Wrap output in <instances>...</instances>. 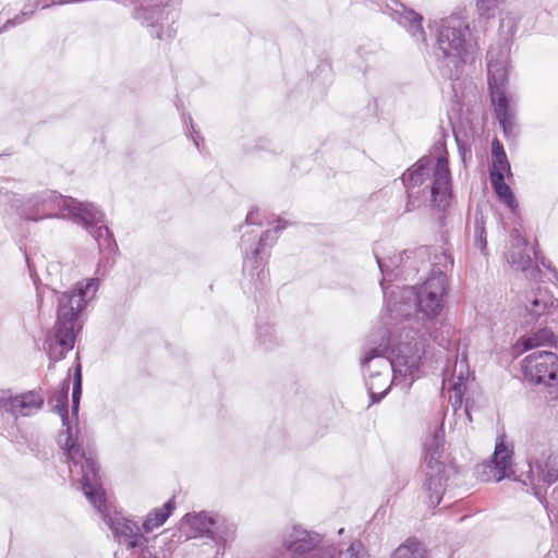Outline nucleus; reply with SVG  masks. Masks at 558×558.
Masks as SVG:
<instances>
[{"instance_id":"39448f33","label":"nucleus","mask_w":558,"mask_h":558,"mask_svg":"<svg viewBox=\"0 0 558 558\" xmlns=\"http://www.w3.org/2000/svg\"><path fill=\"white\" fill-rule=\"evenodd\" d=\"M60 211H68L71 219L84 228H90L102 217L94 204L62 196L54 191H45L27 197L22 205L21 217L25 220L38 221L57 217Z\"/></svg>"},{"instance_id":"423d86ee","label":"nucleus","mask_w":558,"mask_h":558,"mask_svg":"<svg viewBox=\"0 0 558 558\" xmlns=\"http://www.w3.org/2000/svg\"><path fill=\"white\" fill-rule=\"evenodd\" d=\"M401 180L405 190L411 191L430 180V184L423 189V194L428 192L433 206L439 210L444 211L450 205L451 173L447 157H437L434 165L433 156H423L402 174Z\"/></svg>"},{"instance_id":"9b49d317","label":"nucleus","mask_w":558,"mask_h":558,"mask_svg":"<svg viewBox=\"0 0 558 558\" xmlns=\"http://www.w3.org/2000/svg\"><path fill=\"white\" fill-rule=\"evenodd\" d=\"M422 353L417 342L399 343L392 351V357L383 361L384 368L390 369L395 374V379H398V376H410L413 380L420 369Z\"/></svg>"},{"instance_id":"aec40b11","label":"nucleus","mask_w":558,"mask_h":558,"mask_svg":"<svg viewBox=\"0 0 558 558\" xmlns=\"http://www.w3.org/2000/svg\"><path fill=\"white\" fill-rule=\"evenodd\" d=\"M447 477L445 471H427L423 489L426 494L427 505L429 508H436L442 500L446 492Z\"/></svg>"},{"instance_id":"09e8293b","label":"nucleus","mask_w":558,"mask_h":558,"mask_svg":"<svg viewBox=\"0 0 558 558\" xmlns=\"http://www.w3.org/2000/svg\"><path fill=\"white\" fill-rule=\"evenodd\" d=\"M374 254H375V258H376L378 268L385 278L389 274L388 268H387L386 264L380 259L378 254L376 252Z\"/></svg>"},{"instance_id":"f704fd0d","label":"nucleus","mask_w":558,"mask_h":558,"mask_svg":"<svg viewBox=\"0 0 558 558\" xmlns=\"http://www.w3.org/2000/svg\"><path fill=\"white\" fill-rule=\"evenodd\" d=\"M500 32L506 40L512 37L518 28L515 17L508 14L500 19Z\"/></svg>"},{"instance_id":"bb28decb","label":"nucleus","mask_w":558,"mask_h":558,"mask_svg":"<svg viewBox=\"0 0 558 558\" xmlns=\"http://www.w3.org/2000/svg\"><path fill=\"white\" fill-rule=\"evenodd\" d=\"M108 525L116 535L124 539L126 547L129 542L133 541L141 532V527L135 521L123 517L109 518Z\"/></svg>"},{"instance_id":"2f4dec72","label":"nucleus","mask_w":558,"mask_h":558,"mask_svg":"<svg viewBox=\"0 0 558 558\" xmlns=\"http://www.w3.org/2000/svg\"><path fill=\"white\" fill-rule=\"evenodd\" d=\"M234 534V525L225 518L217 515L215 526L210 534V539L217 544L226 545L227 541Z\"/></svg>"},{"instance_id":"864d4df0","label":"nucleus","mask_w":558,"mask_h":558,"mask_svg":"<svg viewBox=\"0 0 558 558\" xmlns=\"http://www.w3.org/2000/svg\"><path fill=\"white\" fill-rule=\"evenodd\" d=\"M117 2L119 3H122L124 5H130V4H134L135 3V0H116Z\"/></svg>"},{"instance_id":"9d476101","label":"nucleus","mask_w":558,"mask_h":558,"mask_svg":"<svg viewBox=\"0 0 558 558\" xmlns=\"http://www.w3.org/2000/svg\"><path fill=\"white\" fill-rule=\"evenodd\" d=\"M322 543V536L316 532H311L301 527L293 530L284 536L282 545L286 550L292 554L291 558H325L318 549ZM272 558H286L283 551L275 554Z\"/></svg>"},{"instance_id":"2eb2a0df","label":"nucleus","mask_w":558,"mask_h":558,"mask_svg":"<svg viewBox=\"0 0 558 558\" xmlns=\"http://www.w3.org/2000/svg\"><path fill=\"white\" fill-rule=\"evenodd\" d=\"M44 397L36 390H31L14 397L3 398L1 409L14 416H28L44 405Z\"/></svg>"},{"instance_id":"1a4fd4ad","label":"nucleus","mask_w":558,"mask_h":558,"mask_svg":"<svg viewBox=\"0 0 558 558\" xmlns=\"http://www.w3.org/2000/svg\"><path fill=\"white\" fill-rule=\"evenodd\" d=\"M513 450L506 444V436L497 437L495 450L489 461L480 464L476 472L484 482H500L505 478L517 481L515 473L511 469Z\"/></svg>"},{"instance_id":"20e7f679","label":"nucleus","mask_w":558,"mask_h":558,"mask_svg":"<svg viewBox=\"0 0 558 558\" xmlns=\"http://www.w3.org/2000/svg\"><path fill=\"white\" fill-rule=\"evenodd\" d=\"M387 310L393 318L407 317L411 314V305L407 301H415L420 313L428 318H435L442 310L447 294L448 282L441 277H427L421 287H396L388 296L384 281L380 282Z\"/></svg>"},{"instance_id":"f8f14e48","label":"nucleus","mask_w":558,"mask_h":558,"mask_svg":"<svg viewBox=\"0 0 558 558\" xmlns=\"http://www.w3.org/2000/svg\"><path fill=\"white\" fill-rule=\"evenodd\" d=\"M168 15V5L162 4L161 1L154 5L141 4L134 13L135 19L150 27V35L158 39H169L174 36L175 31L171 26L168 25L167 29H163L165 23H168L169 20Z\"/></svg>"},{"instance_id":"6e6552de","label":"nucleus","mask_w":558,"mask_h":558,"mask_svg":"<svg viewBox=\"0 0 558 558\" xmlns=\"http://www.w3.org/2000/svg\"><path fill=\"white\" fill-rule=\"evenodd\" d=\"M522 373L530 384L558 387V355L551 351H535L522 361Z\"/></svg>"},{"instance_id":"ea45409f","label":"nucleus","mask_w":558,"mask_h":558,"mask_svg":"<svg viewBox=\"0 0 558 558\" xmlns=\"http://www.w3.org/2000/svg\"><path fill=\"white\" fill-rule=\"evenodd\" d=\"M190 126H186V134L193 140L195 147L201 151V143L204 142V138L201 136L199 132L195 130L192 118H189Z\"/></svg>"},{"instance_id":"7c9ffc66","label":"nucleus","mask_w":558,"mask_h":558,"mask_svg":"<svg viewBox=\"0 0 558 558\" xmlns=\"http://www.w3.org/2000/svg\"><path fill=\"white\" fill-rule=\"evenodd\" d=\"M453 267V258L447 252L436 253L433 258L432 269L428 277H441L444 282L447 280V271Z\"/></svg>"},{"instance_id":"5701e85b","label":"nucleus","mask_w":558,"mask_h":558,"mask_svg":"<svg viewBox=\"0 0 558 558\" xmlns=\"http://www.w3.org/2000/svg\"><path fill=\"white\" fill-rule=\"evenodd\" d=\"M98 213L102 216L101 220L95 222L90 228H85L98 243V247L101 252L113 254L118 251V245L114 240L113 233L105 223V215L98 209Z\"/></svg>"},{"instance_id":"c03bdc74","label":"nucleus","mask_w":558,"mask_h":558,"mask_svg":"<svg viewBox=\"0 0 558 558\" xmlns=\"http://www.w3.org/2000/svg\"><path fill=\"white\" fill-rule=\"evenodd\" d=\"M259 211L257 208H252L245 218V223L247 226H262V221L258 219Z\"/></svg>"},{"instance_id":"a19ab883","label":"nucleus","mask_w":558,"mask_h":558,"mask_svg":"<svg viewBox=\"0 0 558 558\" xmlns=\"http://www.w3.org/2000/svg\"><path fill=\"white\" fill-rule=\"evenodd\" d=\"M416 194L414 191L407 190L405 213H411L421 206L420 197Z\"/></svg>"},{"instance_id":"b1692460","label":"nucleus","mask_w":558,"mask_h":558,"mask_svg":"<svg viewBox=\"0 0 558 558\" xmlns=\"http://www.w3.org/2000/svg\"><path fill=\"white\" fill-rule=\"evenodd\" d=\"M218 514H213L206 511L198 513H186L183 517L184 522L194 531V536H206L210 538L211 531L215 526V521Z\"/></svg>"},{"instance_id":"a878e982","label":"nucleus","mask_w":558,"mask_h":558,"mask_svg":"<svg viewBox=\"0 0 558 558\" xmlns=\"http://www.w3.org/2000/svg\"><path fill=\"white\" fill-rule=\"evenodd\" d=\"M490 183L498 199L504 203L513 214H515L519 208V203L511 187L506 183L505 175L500 174L499 172L493 173V180H490Z\"/></svg>"},{"instance_id":"49530a36","label":"nucleus","mask_w":558,"mask_h":558,"mask_svg":"<svg viewBox=\"0 0 558 558\" xmlns=\"http://www.w3.org/2000/svg\"><path fill=\"white\" fill-rule=\"evenodd\" d=\"M361 550H363L362 543L361 542H354L347 549V554L349 555V558H359Z\"/></svg>"},{"instance_id":"f3484780","label":"nucleus","mask_w":558,"mask_h":558,"mask_svg":"<svg viewBox=\"0 0 558 558\" xmlns=\"http://www.w3.org/2000/svg\"><path fill=\"white\" fill-rule=\"evenodd\" d=\"M529 468L527 480L530 484L534 483L535 477L547 486L558 481V458L553 454L537 459L534 463L530 461Z\"/></svg>"},{"instance_id":"c756f323","label":"nucleus","mask_w":558,"mask_h":558,"mask_svg":"<svg viewBox=\"0 0 558 558\" xmlns=\"http://www.w3.org/2000/svg\"><path fill=\"white\" fill-rule=\"evenodd\" d=\"M391 558H427V556L421 542L409 538L392 553Z\"/></svg>"},{"instance_id":"c9c22d12","label":"nucleus","mask_w":558,"mask_h":558,"mask_svg":"<svg viewBox=\"0 0 558 558\" xmlns=\"http://www.w3.org/2000/svg\"><path fill=\"white\" fill-rule=\"evenodd\" d=\"M476 7L481 16L489 19L495 14L496 0H477Z\"/></svg>"},{"instance_id":"8fccbe9b","label":"nucleus","mask_w":558,"mask_h":558,"mask_svg":"<svg viewBox=\"0 0 558 558\" xmlns=\"http://www.w3.org/2000/svg\"><path fill=\"white\" fill-rule=\"evenodd\" d=\"M266 143H269V141H267V140H260V141L256 144L255 148H256L257 150H266V149H268V147H267Z\"/></svg>"},{"instance_id":"a211bd4d","label":"nucleus","mask_w":558,"mask_h":558,"mask_svg":"<svg viewBox=\"0 0 558 558\" xmlns=\"http://www.w3.org/2000/svg\"><path fill=\"white\" fill-rule=\"evenodd\" d=\"M487 217L480 207H476L473 218L466 223L468 235L474 247L478 248L484 256L488 255L487 248Z\"/></svg>"},{"instance_id":"6ab92c4d","label":"nucleus","mask_w":558,"mask_h":558,"mask_svg":"<svg viewBox=\"0 0 558 558\" xmlns=\"http://www.w3.org/2000/svg\"><path fill=\"white\" fill-rule=\"evenodd\" d=\"M391 16L401 26L407 28L411 36L417 39H425V32L422 26L423 16L421 14L398 3L397 8L392 10Z\"/></svg>"},{"instance_id":"cd10ccee","label":"nucleus","mask_w":558,"mask_h":558,"mask_svg":"<svg viewBox=\"0 0 558 558\" xmlns=\"http://www.w3.org/2000/svg\"><path fill=\"white\" fill-rule=\"evenodd\" d=\"M508 263L517 270L523 272L531 269L532 258L527 253V246L521 247L519 245H511V248L507 253Z\"/></svg>"},{"instance_id":"ddd939ff","label":"nucleus","mask_w":558,"mask_h":558,"mask_svg":"<svg viewBox=\"0 0 558 558\" xmlns=\"http://www.w3.org/2000/svg\"><path fill=\"white\" fill-rule=\"evenodd\" d=\"M524 305V320L525 324H535L543 316L549 313L550 308L555 306L557 300L553 298L546 290L537 288L526 292L523 296Z\"/></svg>"},{"instance_id":"412c9836","label":"nucleus","mask_w":558,"mask_h":558,"mask_svg":"<svg viewBox=\"0 0 558 558\" xmlns=\"http://www.w3.org/2000/svg\"><path fill=\"white\" fill-rule=\"evenodd\" d=\"M494 106V111L496 119L499 122L500 128L507 138H512L517 135L515 130V112L514 109L510 105L509 98H504V96H496V102H492Z\"/></svg>"},{"instance_id":"58836bf2","label":"nucleus","mask_w":558,"mask_h":558,"mask_svg":"<svg viewBox=\"0 0 558 558\" xmlns=\"http://www.w3.org/2000/svg\"><path fill=\"white\" fill-rule=\"evenodd\" d=\"M450 389L453 392L452 398L454 399V403L461 404L462 397H463L464 390H465V385L463 383L462 376L458 377V383H454Z\"/></svg>"},{"instance_id":"f03ea898","label":"nucleus","mask_w":558,"mask_h":558,"mask_svg":"<svg viewBox=\"0 0 558 558\" xmlns=\"http://www.w3.org/2000/svg\"><path fill=\"white\" fill-rule=\"evenodd\" d=\"M98 288L99 279L88 278L66 291L52 290L57 302V318L53 326L54 343L50 342L47 349L51 364L63 360L74 348L76 336L83 328L81 315L95 298Z\"/></svg>"},{"instance_id":"72a5a7b5","label":"nucleus","mask_w":558,"mask_h":558,"mask_svg":"<svg viewBox=\"0 0 558 558\" xmlns=\"http://www.w3.org/2000/svg\"><path fill=\"white\" fill-rule=\"evenodd\" d=\"M533 251H534V256H535L537 265H541V266L545 267L546 269H548L553 274V277L558 281V271L551 266L550 260L547 259L541 253V251H538L536 248H533ZM539 272H541L539 268H538V266H536V268L532 269L530 277L533 279H537Z\"/></svg>"},{"instance_id":"4c0bfd02","label":"nucleus","mask_w":558,"mask_h":558,"mask_svg":"<svg viewBox=\"0 0 558 558\" xmlns=\"http://www.w3.org/2000/svg\"><path fill=\"white\" fill-rule=\"evenodd\" d=\"M495 172H499L500 174L504 175L506 172L511 173V168L508 158L493 160L492 168L489 169L490 180H493V173Z\"/></svg>"},{"instance_id":"e433bc0d","label":"nucleus","mask_w":558,"mask_h":558,"mask_svg":"<svg viewBox=\"0 0 558 558\" xmlns=\"http://www.w3.org/2000/svg\"><path fill=\"white\" fill-rule=\"evenodd\" d=\"M129 549H140V553H144L145 550H149V538L146 537L141 532L135 536L133 541L129 542V546L126 547Z\"/></svg>"},{"instance_id":"5fc2aeb1","label":"nucleus","mask_w":558,"mask_h":558,"mask_svg":"<svg viewBox=\"0 0 558 558\" xmlns=\"http://www.w3.org/2000/svg\"><path fill=\"white\" fill-rule=\"evenodd\" d=\"M26 263H27V266H28V269L29 271L32 272V266H31V263H29V258L26 256Z\"/></svg>"},{"instance_id":"603ef678","label":"nucleus","mask_w":558,"mask_h":558,"mask_svg":"<svg viewBox=\"0 0 558 558\" xmlns=\"http://www.w3.org/2000/svg\"><path fill=\"white\" fill-rule=\"evenodd\" d=\"M54 4L74 3L76 0H52Z\"/></svg>"},{"instance_id":"4be33fe9","label":"nucleus","mask_w":558,"mask_h":558,"mask_svg":"<svg viewBox=\"0 0 558 558\" xmlns=\"http://www.w3.org/2000/svg\"><path fill=\"white\" fill-rule=\"evenodd\" d=\"M389 371L372 373L366 380V388L371 398V404L380 402L389 392L391 385L397 380L395 377L389 380Z\"/></svg>"},{"instance_id":"393cba45","label":"nucleus","mask_w":558,"mask_h":558,"mask_svg":"<svg viewBox=\"0 0 558 558\" xmlns=\"http://www.w3.org/2000/svg\"><path fill=\"white\" fill-rule=\"evenodd\" d=\"M175 509L174 499L171 498L166 501L162 507L155 508L148 512L145 520L143 521L142 529L144 532L149 533L155 529L161 526L168 518L172 514Z\"/></svg>"},{"instance_id":"a18cd8bd","label":"nucleus","mask_w":558,"mask_h":558,"mask_svg":"<svg viewBox=\"0 0 558 558\" xmlns=\"http://www.w3.org/2000/svg\"><path fill=\"white\" fill-rule=\"evenodd\" d=\"M381 356V351L378 348L371 349L365 353L361 363L362 366H366L372 360Z\"/></svg>"},{"instance_id":"37998d69","label":"nucleus","mask_w":558,"mask_h":558,"mask_svg":"<svg viewBox=\"0 0 558 558\" xmlns=\"http://www.w3.org/2000/svg\"><path fill=\"white\" fill-rule=\"evenodd\" d=\"M510 236H511V240H512V245H519L521 247H526L527 246V241L526 239L521 234V232L519 231V229L514 228L511 233H510Z\"/></svg>"},{"instance_id":"0eeeda50","label":"nucleus","mask_w":558,"mask_h":558,"mask_svg":"<svg viewBox=\"0 0 558 558\" xmlns=\"http://www.w3.org/2000/svg\"><path fill=\"white\" fill-rule=\"evenodd\" d=\"M288 222L278 219V225L274 230H267L262 234H253V232L244 233L241 238L240 247L244 254L243 262V275L244 290L257 299V294L262 295V292L267 287L269 281V274L265 268L266 262L264 260L262 253L267 246V241L271 238V244L277 240L275 234L286 229Z\"/></svg>"},{"instance_id":"473e14b6","label":"nucleus","mask_w":558,"mask_h":558,"mask_svg":"<svg viewBox=\"0 0 558 558\" xmlns=\"http://www.w3.org/2000/svg\"><path fill=\"white\" fill-rule=\"evenodd\" d=\"M257 341L266 350H269L278 344L272 326L268 324H257L256 328Z\"/></svg>"},{"instance_id":"3c124183","label":"nucleus","mask_w":558,"mask_h":558,"mask_svg":"<svg viewBox=\"0 0 558 558\" xmlns=\"http://www.w3.org/2000/svg\"><path fill=\"white\" fill-rule=\"evenodd\" d=\"M138 556L140 558H158L156 554L151 551V549L145 550L144 553H140Z\"/></svg>"},{"instance_id":"7ed1b4c3","label":"nucleus","mask_w":558,"mask_h":558,"mask_svg":"<svg viewBox=\"0 0 558 558\" xmlns=\"http://www.w3.org/2000/svg\"><path fill=\"white\" fill-rule=\"evenodd\" d=\"M469 25L457 16L440 21L433 48L436 68L441 77L458 81L469 59Z\"/></svg>"},{"instance_id":"79ce46f5","label":"nucleus","mask_w":558,"mask_h":558,"mask_svg":"<svg viewBox=\"0 0 558 558\" xmlns=\"http://www.w3.org/2000/svg\"><path fill=\"white\" fill-rule=\"evenodd\" d=\"M492 154H493V160L507 158L504 146L500 144V142L497 138H495L492 142Z\"/></svg>"},{"instance_id":"c85d7f7f","label":"nucleus","mask_w":558,"mask_h":558,"mask_svg":"<svg viewBox=\"0 0 558 558\" xmlns=\"http://www.w3.org/2000/svg\"><path fill=\"white\" fill-rule=\"evenodd\" d=\"M553 341H555L554 332L548 328H542L531 336L521 337L519 343L522 345L523 351H529L541 345L549 344Z\"/></svg>"},{"instance_id":"de8ad7c7","label":"nucleus","mask_w":558,"mask_h":558,"mask_svg":"<svg viewBox=\"0 0 558 558\" xmlns=\"http://www.w3.org/2000/svg\"><path fill=\"white\" fill-rule=\"evenodd\" d=\"M70 384H71V379H70V374L66 376V378H64L60 385H59V388L58 390L56 391V393L62 396L64 395V397H68L69 398V390H70Z\"/></svg>"},{"instance_id":"4468645a","label":"nucleus","mask_w":558,"mask_h":558,"mask_svg":"<svg viewBox=\"0 0 558 558\" xmlns=\"http://www.w3.org/2000/svg\"><path fill=\"white\" fill-rule=\"evenodd\" d=\"M487 71H488V88L492 102H496V96L508 98L506 86L508 84V73L504 59H499L492 46L487 51Z\"/></svg>"},{"instance_id":"f257e3e1","label":"nucleus","mask_w":558,"mask_h":558,"mask_svg":"<svg viewBox=\"0 0 558 558\" xmlns=\"http://www.w3.org/2000/svg\"><path fill=\"white\" fill-rule=\"evenodd\" d=\"M82 371L81 365L76 366L72 388V418L69 416V398L64 395L54 393L50 398L52 410L58 413L62 421L64 432L59 434V442L68 459L74 465L80 466L82 477L81 485L87 500L100 512L107 510L106 492L102 487L100 468L92 451L82 448L83 439L77 423L80 401L82 397Z\"/></svg>"},{"instance_id":"dca6fc26","label":"nucleus","mask_w":558,"mask_h":558,"mask_svg":"<svg viewBox=\"0 0 558 558\" xmlns=\"http://www.w3.org/2000/svg\"><path fill=\"white\" fill-rule=\"evenodd\" d=\"M424 461L427 471H445V430L436 427L424 441Z\"/></svg>"}]
</instances>
